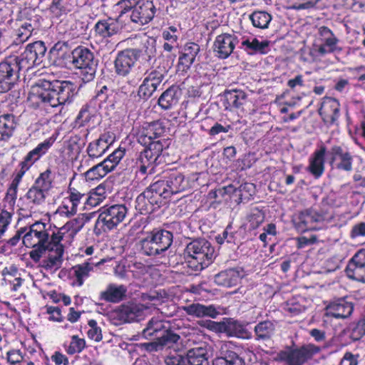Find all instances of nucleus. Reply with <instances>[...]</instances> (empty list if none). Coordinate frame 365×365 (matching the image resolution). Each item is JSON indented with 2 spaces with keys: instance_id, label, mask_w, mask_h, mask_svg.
Listing matches in <instances>:
<instances>
[{
  "instance_id": "1",
  "label": "nucleus",
  "mask_w": 365,
  "mask_h": 365,
  "mask_svg": "<svg viewBox=\"0 0 365 365\" xmlns=\"http://www.w3.org/2000/svg\"><path fill=\"white\" fill-rule=\"evenodd\" d=\"M76 93V86L71 81L39 80L31 86L28 99L37 106L55 108L71 103Z\"/></svg>"
},
{
  "instance_id": "2",
  "label": "nucleus",
  "mask_w": 365,
  "mask_h": 365,
  "mask_svg": "<svg viewBox=\"0 0 365 365\" xmlns=\"http://www.w3.org/2000/svg\"><path fill=\"white\" fill-rule=\"evenodd\" d=\"M188 187V180L182 173H172L164 180H158L150 185L138 195L136 198L137 206L140 210L148 211L147 202L150 205H159L162 198H168L173 195L185 191Z\"/></svg>"
},
{
  "instance_id": "3",
  "label": "nucleus",
  "mask_w": 365,
  "mask_h": 365,
  "mask_svg": "<svg viewBox=\"0 0 365 365\" xmlns=\"http://www.w3.org/2000/svg\"><path fill=\"white\" fill-rule=\"evenodd\" d=\"M25 233L23 235V244L29 248H33L29 252L30 258L35 262H39L41 258L51 246V238L46 229L45 223L36 222L29 227H24Z\"/></svg>"
},
{
  "instance_id": "4",
  "label": "nucleus",
  "mask_w": 365,
  "mask_h": 365,
  "mask_svg": "<svg viewBox=\"0 0 365 365\" xmlns=\"http://www.w3.org/2000/svg\"><path fill=\"white\" fill-rule=\"evenodd\" d=\"M339 39L334 32L327 26H319L312 46L309 48L308 61H319L325 56L341 51L338 44Z\"/></svg>"
},
{
  "instance_id": "5",
  "label": "nucleus",
  "mask_w": 365,
  "mask_h": 365,
  "mask_svg": "<svg viewBox=\"0 0 365 365\" xmlns=\"http://www.w3.org/2000/svg\"><path fill=\"white\" fill-rule=\"evenodd\" d=\"M185 253L190 259V266L195 271H200L208 267L215 255L214 247L205 239H197L188 243Z\"/></svg>"
},
{
  "instance_id": "6",
  "label": "nucleus",
  "mask_w": 365,
  "mask_h": 365,
  "mask_svg": "<svg viewBox=\"0 0 365 365\" xmlns=\"http://www.w3.org/2000/svg\"><path fill=\"white\" fill-rule=\"evenodd\" d=\"M173 234L165 230H155L139 242L141 252L155 257L166 252L173 243Z\"/></svg>"
},
{
  "instance_id": "7",
  "label": "nucleus",
  "mask_w": 365,
  "mask_h": 365,
  "mask_svg": "<svg viewBox=\"0 0 365 365\" xmlns=\"http://www.w3.org/2000/svg\"><path fill=\"white\" fill-rule=\"evenodd\" d=\"M127 213L128 208L123 204L104 206L100 210L96 225L101 227L104 232L110 231L124 220Z\"/></svg>"
},
{
  "instance_id": "8",
  "label": "nucleus",
  "mask_w": 365,
  "mask_h": 365,
  "mask_svg": "<svg viewBox=\"0 0 365 365\" xmlns=\"http://www.w3.org/2000/svg\"><path fill=\"white\" fill-rule=\"evenodd\" d=\"M88 220V217L83 215L67 222L56 232L51 235V245H63V247L66 245H71L75 236Z\"/></svg>"
},
{
  "instance_id": "9",
  "label": "nucleus",
  "mask_w": 365,
  "mask_h": 365,
  "mask_svg": "<svg viewBox=\"0 0 365 365\" xmlns=\"http://www.w3.org/2000/svg\"><path fill=\"white\" fill-rule=\"evenodd\" d=\"M51 172L49 170L41 173L25 195L29 203L32 205L31 208L33 206L40 205L45 202L46 195L51 187Z\"/></svg>"
},
{
  "instance_id": "10",
  "label": "nucleus",
  "mask_w": 365,
  "mask_h": 365,
  "mask_svg": "<svg viewBox=\"0 0 365 365\" xmlns=\"http://www.w3.org/2000/svg\"><path fill=\"white\" fill-rule=\"evenodd\" d=\"M46 51V48L43 41H35L28 44L20 56H16V61L22 70L28 71L42 63Z\"/></svg>"
},
{
  "instance_id": "11",
  "label": "nucleus",
  "mask_w": 365,
  "mask_h": 365,
  "mask_svg": "<svg viewBox=\"0 0 365 365\" xmlns=\"http://www.w3.org/2000/svg\"><path fill=\"white\" fill-rule=\"evenodd\" d=\"M16 56H10L0 63V93L10 91L19 78L22 70Z\"/></svg>"
},
{
  "instance_id": "12",
  "label": "nucleus",
  "mask_w": 365,
  "mask_h": 365,
  "mask_svg": "<svg viewBox=\"0 0 365 365\" xmlns=\"http://www.w3.org/2000/svg\"><path fill=\"white\" fill-rule=\"evenodd\" d=\"M55 141L54 138H49L42 143H39L34 149L31 150L21 162L20 170L16 173L13 181L19 183L25 173L36 162L42 155H43L51 147Z\"/></svg>"
},
{
  "instance_id": "13",
  "label": "nucleus",
  "mask_w": 365,
  "mask_h": 365,
  "mask_svg": "<svg viewBox=\"0 0 365 365\" xmlns=\"http://www.w3.org/2000/svg\"><path fill=\"white\" fill-rule=\"evenodd\" d=\"M147 307L140 304H131L122 305L111 314L113 320H116L115 324H120L134 321H140L143 319L144 312Z\"/></svg>"
},
{
  "instance_id": "14",
  "label": "nucleus",
  "mask_w": 365,
  "mask_h": 365,
  "mask_svg": "<svg viewBox=\"0 0 365 365\" xmlns=\"http://www.w3.org/2000/svg\"><path fill=\"white\" fill-rule=\"evenodd\" d=\"M132 22L140 26L149 23L154 18L156 8L152 1L140 0L130 11Z\"/></svg>"
},
{
  "instance_id": "15",
  "label": "nucleus",
  "mask_w": 365,
  "mask_h": 365,
  "mask_svg": "<svg viewBox=\"0 0 365 365\" xmlns=\"http://www.w3.org/2000/svg\"><path fill=\"white\" fill-rule=\"evenodd\" d=\"M346 275L354 280L365 282V250L358 251L349 261Z\"/></svg>"
},
{
  "instance_id": "16",
  "label": "nucleus",
  "mask_w": 365,
  "mask_h": 365,
  "mask_svg": "<svg viewBox=\"0 0 365 365\" xmlns=\"http://www.w3.org/2000/svg\"><path fill=\"white\" fill-rule=\"evenodd\" d=\"M163 78L164 74L162 71H152L143 79V83L139 86L138 96L143 100H148L157 90Z\"/></svg>"
},
{
  "instance_id": "17",
  "label": "nucleus",
  "mask_w": 365,
  "mask_h": 365,
  "mask_svg": "<svg viewBox=\"0 0 365 365\" xmlns=\"http://www.w3.org/2000/svg\"><path fill=\"white\" fill-rule=\"evenodd\" d=\"M330 164L335 168L347 172L352 170L353 157L349 152L339 145H334L329 152Z\"/></svg>"
},
{
  "instance_id": "18",
  "label": "nucleus",
  "mask_w": 365,
  "mask_h": 365,
  "mask_svg": "<svg viewBox=\"0 0 365 365\" xmlns=\"http://www.w3.org/2000/svg\"><path fill=\"white\" fill-rule=\"evenodd\" d=\"M134 49H125L119 52L114 61L115 71L117 75L127 76L133 67L137 58Z\"/></svg>"
},
{
  "instance_id": "19",
  "label": "nucleus",
  "mask_w": 365,
  "mask_h": 365,
  "mask_svg": "<svg viewBox=\"0 0 365 365\" xmlns=\"http://www.w3.org/2000/svg\"><path fill=\"white\" fill-rule=\"evenodd\" d=\"M238 41L235 36L223 34L216 37L214 42V51L220 58H227L233 51Z\"/></svg>"
},
{
  "instance_id": "20",
  "label": "nucleus",
  "mask_w": 365,
  "mask_h": 365,
  "mask_svg": "<svg viewBox=\"0 0 365 365\" xmlns=\"http://www.w3.org/2000/svg\"><path fill=\"white\" fill-rule=\"evenodd\" d=\"M278 356L286 365H303L311 356V353L307 348L301 347L281 351Z\"/></svg>"
},
{
  "instance_id": "21",
  "label": "nucleus",
  "mask_w": 365,
  "mask_h": 365,
  "mask_svg": "<svg viewBox=\"0 0 365 365\" xmlns=\"http://www.w3.org/2000/svg\"><path fill=\"white\" fill-rule=\"evenodd\" d=\"M165 131L164 127L159 121L145 123L138 135V141L144 146L159 138Z\"/></svg>"
},
{
  "instance_id": "22",
  "label": "nucleus",
  "mask_w": 365,
  "mask_h": 365,
  "mask_svg": "<svg viewBox=\"0 0 365 365\" xmlns=\"http://www.w3.org/2000/svg\"><path fill=\"white\" fill-rule=\"evenodd\" d=\"M340 104L339 101L331 97L323 98L319 113L326 123H334L339 117Z\"/></svg>"
},
{
  "instance_id": "23",
  "label": "nucleus",
  "mask_w": 365,
  "mask_h": 365,
  "mask_svg": "<svg viewBox=\"0 0 365 365\" xmlns=\"http://www.w3.org/2000/svg\"><path fill=\"white\" fill-rule=\"evenodd\" d=\"M324 216L314 210H306L299 213L297 221L295 222V227L299 232H305L308 230H314V223L322 222Z\"/></svg>"
},
{
  "instance_id": "24",
  "label": "nucleus",
  "mask_w": 365,
  "mask_h": 365,
  "mask_svg": "<svg viewBox=\"0 0 365 365\" xmlns=\"http://www.w3.org/2000/svg\"><path fill=\"white\" fill-rule=\"evenodd\" d=\"M51 245L47 250L50 253L46 259L41 262L40 266L46 270H56L61 267L63 262V245Z\"/></svg>"
},
{
  "instance_id": "25",
  "label": "nucleus",
  "mask_w": 365,
  "mask_h": 365,
  "mask_svg": "<svg viewBox=\"0 0 365 365\" xmlns=\"http://www.w3.org/2000/svg\"><path fill=\"white\" fill-rule=\"evenodd\" d=\"M160 162L156 160V158H154L152 155L151 151L143 150L136 159L137 173L142 175H152L155 173V167Z\"/></svg>"
},
{
  "instance_id": "26",
  "label": "nucleus",
  "mask_w": 365,
  "mask_h": 365,
  "mask_svg": "<svg viewBox=\"0 0 365 365\" xmlns=\"http://www.w3.org/2000/svg\"><path fill=\"white\" fill-rule=\"evenodd\" d=\"M111 143V137L108 133L102 134L97 140L91 142L86 152L88 158L93 160L101 157L108 149Z\"/></svg>"
},
{
  "instance_id": "27",
  "label": "nucleus",
  "mask_w": 365,
  "mask_h": 365,
  "mask_svg": "<svg viewBox=\"0 0 365 365\" xmlns=\"http://www.w3.org/2000/svg\"><path fill=\"white\" fill-rule=\"evenodd\" d=\"M326 147L322 145L319 149L316 150L309 159L307 170L316 178H319L324 172V155Z\"/></svg>"
},
{
  "instance_id": "28",
  "label": "nucleus",
  "mask_w": 365,
  "mask_h": 365,
  "mask_svg": "<svg viewBox=\"0 0 365 365\" xmlns=\"http://www.w3.org/2000/svg\"><path fill=\"white\" fill-rule=\"evenodd\" d=\"M354 310L352 303L344 299H339L330 303L327 307V314L335 318L344 319L349 317Z\"/></svg>"
},
{
  "instance_id": "29",
  "label": "nucleus",
  "mask_w": 365,
  "mask_h": 365,
  "mask_svg": "<svg viewBox=\"0 0 365 365\" xmlns=\"http://www.w3.org/2000/svg\"><path fill=\"white\" fill-rule=\"evenodd\" d=\"M208 350L205 343L188 350L185 358V365H208Z\"/></svg>"
},
{
  "instance_id": "30",
  "label": "nucleus",
  "mask_w": 365,
  "mask_h": 365,
  "mask_svg": "<svg viewBox=\"0 0 365 365\" xmlns=\"http://www.w3.org/2000/svg\"><path fill=\"white\" fill-rule=\"evenodd\" d=\"M182 310L188 315L197 318L208 317L215 319L220 312L214 305L205 306L199 303H193L182 307Z\"/></svg>"
},
{
  "instance_id": "31",
  "label": "nucleus",
  "mask_w": 365,
  "mask_h": 365,
  "mask_svg": "<svg viewBox=\"0 0 365 365\" xmlns=\"http://www.w3.org/2000/svg\"><path fill=\"white\" fill-rule=\"evenodd\" d=\"M72 63L77 68L94 65L93 53L87 48L78 46L72 51Z\"/></svg>"
},
{
  "instance_id": "32",
  "label": "nucleus",
  "mask_w": 365,
  "mask_h": 365,
  "mask_svg": "<svg viewBox=\"0 0 365 365\" xmlns=\"http://www.w3.org/2000/svg\"><path fill=\"white\" fill-rule=\"evenodd\" d=\"M127 292L125 286L109 284L106 289L101 292L100 298L106 302L118 303L123 299Z\"/></svg>"
},
{
  "instance_id": "33",
  "label": "nucleus",
  "mask_w": 365,
  "mask_h": 365,
  "mask_svg": "<svg viewBox=\"0 0 365 365\" xmlns=\"http://www.w3.org/2000/svg\"><path fill=\"white\" fill-rule=\"evenodd\" d=\"M169 327L163 331L159 337L154 341L147 344V349L150 351H158L161 349L163 346H170L172 344L176 343L180 336L173 331L168 329Z\"/></svg>"
},
{
  "instance_id": "34",
  "label": "nucleus",
  "mask_w": 365,
  "mask_h": 365,
  "mask_svg": "<svg viewBox=\"0 0 365 365\" xmlns=\"http://www.w3.org/2000/svg\"><path fill=\"white\" fill-rule=\"evenodd\" d=\"M136 53V58L142 56L146 61L150 62L155 58L156 40L153 37L144 36L140 41L139 48H133Z\"/></svg>"
},
{
  "instance_id": "35",
  "label": "nucleus",
  "mask_w": 365,
  "mask_h": 365,
  "mask_svg": "<svg viewBox=\"0 0 365 365\" xmlns=\"http://www.w3.org/2000/svg\"><path fill=\"white\" fill-rule=\"evenodd\" d=\"M240 279V274L235 269H226L217 274L214 277L216 284L225 287L236 286Z\"/></svg>"
},
{
  "instance_id": "36",
  "label": "nucleus",
  "mask_w": 365,
  "mask_h": 365,
  "mask_svg": "<svg viewBox=\"0 0 365 365\" xmlns=\"http://www.w3.org/2000/svg\"><path fill=\"white\" fill-rule=\"evenodd\" d=\"M168 323L159 319L153 317L148 322L146 327L142 331V336L147 339L155 338L157 339L159 336L165 331Z\"/></svg>"
},
{
  "instance_id": "37",
  "label": "nucleus",
  "mask_w": 365,
  "mask_h": 365,
  "mask_svg": "<svg viewBox=\"0 0 365 365\" xmlns=\"http://www.w3.org/2000/svg\"><path fill=\"white\" fill-rule=\"evenodd\" d=\"M16 126V121L14 115H0V141L7 140L13 135Z\"/></svg>"
},
{
  "instance_id": "38",
  "label": "nucleus",
  "mask_w": 365,
  "mask_h": 365,
  "mask_svg": "<svg viewBox=\"0 0 365 365\" xmlns=\"http://www.w3.org/2000/svg\"><path fill=\"white\" fill-rule=\"evenodd\" d=\"M247 94L242 90H230L225 93L226 108H239L247 100Z\"/></svg>"
},
{
  "instance_id": "39",
  "label": "nucleus",
  "mask_w": 365,
  "mask_h": 365,
  "mask_svg": "<svg viewBox=\"0 0 365 365\" xmlns=\"http://www.w3.org/2000/svg\"><path fill=\"white\" fill-rule=\"evenodd\" d=\"M225 334L229 336L249 339L251 335L243 325L232 319H225Z\"/></svg>"
},
{
  "instance_id": "40",
  "label": "nucleus",
  "mask_w": 365,
  "mask_h": 365,
  "mask_svg": "<svg viewBox=\"0 0 365 365\" xmlns=\"http://www.w3.org/2000/svg\"><path fill=\"white\" fill-rule=\"evenodd\" d=\"M97 264L92 262H85L73 267L72 269L78 286L83 284L84 280L90 276Z\"/></svg>"
},
{
  "instance_id": "41",
  "label": "nucleus",
  "mask_w": 365,
  "mask_h": 365,
  "mask_svg": "<svg viewBox=\"0 0 365 365\" xmlns=\"http://www.w3.org/2000/svg\"><path fill=\"white\" fill-rule=\"evenodd\" d=\"M97 34L105 38L115 34L119 31V24L113 19L99 21L95 26Z\"/></svg>"
},
{
  "instance_id": "42",
  "label": "nucleus",
  "mask_w": 365,
  "mask_h": 365,
  "mask_svg": "<svg viewBox=\"0 0 365 365\" xmlns=\"http://www.w3.org/2000/svg\"><path fill=\"white\" fill-rule=\"evenodd\" d=\"M275 325L269 321L265 320L258 323L255 327L257 340L269 339L274 334Z\"/></svg>"
},
{
  "instance_id": "43",
  "label": "nucleus",
  "mask_w": 365,
  "mask_h": 365,
  "mask_svg": "<svg viewBox=\"0 0 365 365\" xmlns=\"http://www.w3.org/2000/svg\"><path fill=\"white\" fill-rule=\"evenodd\" d=\"M244 49L249 53H259L262 54L267 53L269 51V41H259L254 38L251 40L247 39L242 42Z\"/></svg>"
},
{
  "instance_id": "44",
  "label": "nucleus",
  "mask_w": 365,
  "mask_h": 365,
  "mask_svg": "<svg viewBox=\"0 0 365 365\" xmlns=\"http://www.w3.org/2000/svg\"><path fill=\"white\" fill-rule=\"evenodd\" d=\"M107 197L106 187L103 185L97 186L91 190L88 195L85 197L86 205L91 207H96L99 205Z\"/></svg>"
},
{
  "instance_id": "45",
  "label": "nucleus",
  "mask_w": 365,
  "mask_h": 365,
  "mask_svg": "<svg viewBox=\"0 0 365 365\" xmlns=\"http://www.w3.org/2000/svg\"><path fill=\"white\" fill-rule=\"evenodd\" d=\"M37 27L38 24L35 21L27 20L24 22L16 31V43L18 44L26 41Z\"/></svg>"
},
{
  "instance_id": "46",
  "label": "nucleus",
  "mask_w": 365,
  "mask_h": 365,
  "mask_svg": "<svg viewBox=\"0 0 365 365\" xmlns=\"http://www.w3.org/2000/svg\"><path fill=\"white\" fill-rule=\"evenodd\" d=\"M272 19V16L264 11H256L250 15L253 26L261 29H267Z\"/></svg>"
},
{
  "instance_id": "47",
  "label": "nucleus",
  "mask_w": 365,
  "mask_h": 365,
  "mask_svg": "<svg viewBox=\"0 0 365 365\" xmlns=\"http://www.w3.org/2000/svg\"><path fill=\"white\" fill-rule=\"evenodd\" d=\"M177 91L170 87L164 91L158 99V105L164 110L170 108L178 103Z\"/></svg>"
},
{
  "instance_id": "48",
  "label": "nucleus",
  "mask_w": 365,
  "mask_h": 365,
  "mask_svg": "<svg viewBox=\"0 0 365 365\" xmlns=\"http://www.w3.org/2000/svg\"><path fill=\"white\" fill-rule=\"evenodd\" d=\"M108 165H105L103 162L93 166L91 168L85 172L84 175L87 180H99L106 176L109 173Z\"/></svg>"
},
{
  "instance_id": "49",
  "label": "nucleus",
  "mask_w": 365,
  "mask_h": 365,
  "mask_svg": "<svg viewBox=\"0 0 365 365\" xmlns=\"http://www.w3.org/2000/svg\"><path fill=\"white\" fill-rule=\"evenodd\" d=\"M213 365H245V362L235 352L228 351L225 356L215 359Z\"/></svg>"
},
{
  "instance_id": "50",
  "label": "nucleus",
  "mask_w": 365,
  "mask_h": 365,
  "mask_svg": "<svg viewBox=\"0 0 365 365\" xmlns=\"http://www.w3.org/2000/svg\"><path fill=\"white\" fill-rule=\"evenodd\" d=\"M125 153L124 148H118L109 155L103 162L112 171L120 163Z\"/></svg>"
},
{
  "instance_id": "51",
  "label": "nucleus",
  "mask_w": 365,
  "mask_h": 365,
  "mask_svg": "<svg viewBox=\"0 0 365 365\" xmlns=\"http://www.w3.org/2000/svg\"><path fill=\"white\" fill-rule=\"evenodd\" d=\"M86 341L83 339L79 338L76 335L71 337V341L69 345L66 346L65 349L68 354H74L80 353L85 347Z\"/></svg>"
},
{
  "instance_id": "52",
  "label": "nucleus",
  "mask_w": 365,
  "mask_h": 365,
  "mask_svg": "<svg viewBox=\"0 0 365 365\" xmlns=\"http://www.w3.org/2000/svg\"><path fill=\"white\" fill-rule=\"evenodd\" d=\"M13 216V209L0 210V238L4 235L10 225Z\"/></svg>"
},
{
  "instance_id": "53",
  "label": "nucleus",
  "mask_w": 365,
  "mask_h": 365,
  "mask_svg": "<svg viewBox=\"0 0 365 365\" xmlns=\"http://www.w3.org/2000/svg\"><path fill=\"white\" fill-rule=\"evenodd\" d=\"M78 210L74 207L67 197H65L58 207L57 212L61 215L70 217L74 215Z\"/></svg>"
},
{
  "instance_id": "54",
  "label": "nucleus",
  "mask_w": 365,
  "mask_h": 365,
  "mask_svg": "<svg viewBox=\"0 0 365 365\" xmlns=\"http://www.w3.org/2000/svg\"><path fill=\"white\" fill-rule=\"evenodd\" d=\"M200 324L212 331L217 333H225V319L222 322H214L211 320L202 321Z\"/></svg>"
},
{
  "instance_id": "55",
  "label": "nucleus",
  "mask_w": 365,
  "mask_h": 365,
  "mask_svg": "<svg viewBox=\"0 0 365 365\" xmlns=\"http://www.w3.org/2000/svg\"><path fill=\"white\" fill-rule=\"evenodd\" d=\"M148 148H145L144 150H150L152 153V155L153 158L160 163L161 161V154L163 150V145L160 142V140H153L151 141L150 143H148Z\"/></svg>"
},
{
  "instance_id": "56",
  "label": "nucleus",
  "mask_w": 365,
  "mask_h": 365,
  "mask_svg": "<svg viewBox=\"0 0 365 365\" xmlns=\"http://www.w3.org/2000/svg\"><path fill=\"white\" fill-rule=\"evenodd\" d=\"M90 329L88 331V336L91 339L96 341H100L102 339L101 329L98 327L97 322L94 319L88 322Z\"/></svg>"
},
{
  "instance_id": "57",
  "label": "nucleus",
  "mask_w": 365,
  "mask_h": 365,
  "mask_svg": "<svg viewBox=\"0 0 365 365\" xmlns=\"http://www.w3.org/2000/svg\"><path fill=\"white\" fill-rule=\"evenodd\" d=\"M97 63L92 66H87L86 67L79 68L81 69V76L83 82L91 81L96 73Z\"/></svg>"
},
{
  "instance_id": "58",
  "label": "nucleus",
  "mask_w": 365,
  "mask_h": 365,
  "mask_svg": "<svg viewBox=\"0 0 365 365\" xmlns=\"http://www.w3.org/2000/svg\"><path fill=\"white\" fill-rule=\"evenodd\" d=\"M365 335V317L360 319L351 330V338L358 340Z\"/></svg>"
},
{
  "instance_id": "59",
  "label": "nucleus",
  "mask_w": 365,
  "mask_h": 365,
  "mask_svg": "<svg viewBox=\"0 0 365 365\" xmlns=\"http://www.w3.org/2000/svg\"><path fill=\"white\" fill-rule=\"evenodd\" d=\"M68 193L69 195L67 197V198L78 210V207L81 204V200L86 197V195L81 193L75 188H69Z\"/></svg>"
},
{
  "instance_id": "60",
  "label": "nucleus",
  "mask_w": 365,
  "mask_h": 365,
  "mask_svg": "<svg viewBox=\"0 0 365 365\" xmlns=\"http://www.w3.org/2000/svg\"><path fill=\"white\" fill-rule=\"evenodd\" d=\"M8 363L11 365L19 364L24 359V355L19 349H11L6 353Z\"/></svg>"
},
{
  "instance_id": "61",
  "label": "nucleus",
  "mask_w": 365,
  "mask_h": 365,
  "mask_svg": "<svg viewBox=\"0 0 365 365\" xmlns=\"http://www.w3.org/2000/svg\"><path fill=\"white\" fill-rule=\"evenodd\" d=\"M91 118V113L89 110V107L85 106L81 109L76 120L80 125H84L90 121Z\"/></svg>"
},
{
  "instance_id": "62",
  "label": "nucleus",
  "mask_w": 365,
  "mask_h": 365,
  "mask_svg": "<svg viewBox=\"0 0 365 365\" xmlns=\"http://www.w3.org/2000/svg\"><path fill=\"white\" fill-rule=\"evenodd\" d=\"M199 51V45L193 42H190L185 44L183 53H185L187 57H191V58L195 59Z\"/></svg>"
},
{
  "instance_id": "63",
  "label": "nucleus",
  "mask_w": 365,
  "mask_h": 365,
  "mask_svg": "<svg viewBox=\"0 0 365 365\" xmlns=\"http://www.w3.org/2000/svg\"><path fill=\"white\" fill-rule=\"evenodd\" d=\"M2 275L4 277V280L8 283V279H14L17 276L20 275L18 268L14 265H11L8 267H5L2 270Z\"/></svg>"
},
{
  "instance_id": "64",
  "label": "nucleus",
  "mask_w": 365,
  "mask_h": 365,
  "mask_svg": "<svg viewBox=\"0 0 365 365\" xmlns=\"http://www.w3.org/2000/svg\"><path fill=\"white\" fill-rule=\"evenodd\" d=\"M47 313L50 315L49 320L53 322H61L63 321L61 309L55 307H47Z\"/></svg>"
}]
</instances>
